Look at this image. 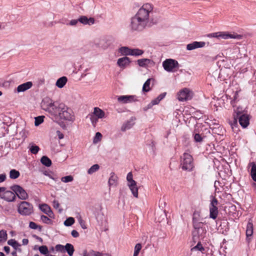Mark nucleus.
I'll return each instance as SVG.
<instances>
[{"label": "nucleus", "mask_w": 256, "mask_h": 256, "mask_svg": "<svg viewBox=\"0 0 256 256\" xmlns=\"http://www.w3.org/2000/svg\"><path fill=\"white\" fill-rule=\"evenodd\" d=\"M29 227L31 229H33V230L38 229L40 232H41L42 230V226L38 225L36 223H35L33 222H30L29 223Z\"/></svg>", "instance_id": "nucleus-38"}, {"label": "nucleus", "mask_w": 256, "mask_h": 256, "mask_svg": "<svg viewBox=\"0 0 256 256\" xmlns=\"http://www.w3.org/2000/svg\"><path fill=\"white\" fill-rule=\"evenodd\" d=\"M200 220V214L198 212H194L193 214L192 222H198Z\"/></svg>", "instance_id": "nucleus-47"}, {"label": "nucleus", "mask_w": 256, "mask_h": 256, "mask_svg": "<svg viewBox=\"0 0 256 256\" xmlns=\"http://www.w3.org/2000/svg\"><path fill=\"white\" fill-rule=\"evenodd\" d=\"M220 32H214L210 34L209 36L220 38Z\"/></svg>", "instance_id": "nucleus-58"}, {"label": "nucleus", "mask_w": 256, "mask_h": 256, "mask_svg": "<svg viewBox=\"0 0 256 256\" xmlns=\"http://www.w3.org/2000/svg\"><path fill=\"white\" fill-rule=\"evenodd\" d=\"M253 234V224L252 222H248L246 230V240L249 241L250 240V237H252Z\"/></svg>", "instance_id": "nucleus-22"}, {"label": "nucleus", "mask_w": 256, "mask_h": 256, "mask_svg": "<svg viewBox=\"0 0 256 256\" xmlns=\"http://www.w3.org/2000/svg\"><path fill=\"white\" fill-rule=\"evenodd\" d=\"M218 201L217 199L212 196L210 206V218L214 220L217 218L218 214Z\"/></svg>", "instance_id": "nucleus-7"}, {"label": "nucleus", "mask_w": 256, "mask_h": 256, "mask_svg": "<svg viewBox=\"0 0 256 256\" xmlns=\"http://www.w3.org/2000/svg\"><path fill=\"white\" fill-rule=\"evenodd\" d=\"M53 206L55 208H58L60 206L58 202L56 200H54L53 202Z\"/></svg>", "instance_id": "nucleus-62"}, {"label": "nucleus", "mask_w": 256, "mask_h": 256, "mask_svg": "<svg viewBox=\"0 0 256 256\" xmlns=\"http://www.w3.org/2000/svg\"><path fill=\"white\" fill-rule=\"evenodd\" d=\"M194 139L196 142H201L202 140V138L198 134H196L194 135Z\"/></svg>", "instance_id": "nucleus-56"}, {"label": "nucleus", "mask_w": 256, "mask_h": 256, "mask_svg": "<svg viewBox=\"0 0 256 256\" xmlns=\"http://www.w3.org/2000/svg\"><path fill=\"white\" fill-rule=\"evenodd\" d=\"M132 48H130L126 46H122L119 48V52L121 53L122 55L124 56H130V51Z\"/></svg>", "instance_id": "nucleus-31"}, {"label": "nucleus", "mask_w": 256, "mask_h": 256, "mask_svg": "<svg viewBox=\"0 0 256 256\" xmlns=\"http://www.w3.org/2000/svg\"><path fill=\"white\" fill-rule=\"evenodd\" d=\"M238 92H236L234 94V97H233V100H232L230 102V103L231 104L234 106V104L235 103L236 99H237V98L238 96Z\"/></svg>", "instance_id": "nucleus-57"}, {"label": "nucleus", "mask_w": 256, "mask_h": 256, "mask_svg": "<svg viewBox=\"0 0 256 256\" xmlns=\"http://www.w3.org/2000/svg\"><path fill=\"white\" fill-rule=\"evenodd\" d=\"M102 138V134L100 132H97L93 140L94 143L96 144V143H97L98 142L100 141Z\"/></svg>", "instance_id": "nucleus-48"}, {"label": "nucleus", "mask_w": 256, "mask_h": 256, "mask_svg": "<svg viewBox=\"0 0 256 256\" xmlns=\"http://www.w3.org/2000/svg\"><path fill=\"white\" fill-rule=\"evenodd\" d=\"M78 22H79L78 19L72 20L70 21V24L71 26H76L78 24Z\"/></svg>", "instance_id": "nucleus-63"}, {"label": "nucleus", "mask_w": 256, "mask_h": 256, "mask_svg": "<svg viewBox=\"0 0 256 256\" xmlns=\"http://www.w3.org/2000/svg\"><path fill=\"white\" fill-rule=\"evenodd\" d=\"M137 98L136 96H120L118 97V101L122 104L131 103L137 101Z\"/></svg>", "instance_id": "nucleus-10"}, {"label": "nucleus", "mask_w": 256, "mask_h": 256, "mask_svg": "<svg viewBox=\"0 0 256 256\" xmlns=\"http://www.w3.org/2000/svg\"><path fill=\"white\" fill-rule=\"evenodd\" d=\"M220 38L224 40H227L229 38H234V39H240L242 36L240 34H228L226 32H220Z\"/></svg>", "instance_id": "nucleus-17"}, {"label": "nucleus", "mask_w": 256, "mask_h": 256, "mask_svg": "<svg viewBox=\"0 0 256 256\" xmlns=\"http://www.w3.org/2000/svg\"><path fill=\"white\" fill-rule=\"evenodd\" d=\"M192 225H193V227L194 228V230L203 228L202 227L203 223L202 222H200V221L192 222Z\"/></svg>", "instance_id": "nucleus-46"}, {"label": "nucleus", "mask_w": 256, "mask_h": 256, "mask_svg": "<svg viewBox=\"0 0 256 256\" xmlns=\"http://www.w3.org/2000/svg\"><path fill=\"white\" fill-rule=\"evenodd\" d=\"M40 150V148L38 146L32 144L30 148V150L32 154H36Z\"/></svg>", "instance_id": "nucleus-41"}, {"label": "nucleus", "mask_w": 256, "mask_h": 256, "mask_svg": "<svg viewBox=\"0 0 256 256\" xmlns=\"http://www.w3.org/2000/svg\"><path fill=\"white\" fill-rule=\"evenodd\" d=\"M130 58L127 56H124L118 60L117 64L122 68H125L130 63Z\"/></svg>", "instance_id": "nucleus-16"}, {"label": "nucleus", "mask_w": 256, "mask_h": 256, "mask_svg": "<svg viewBox=\"0 0 256 256\" xmlns=\"http://www.w3.org/2000/svg\"><path fill=\"white\" fill-rule=\"evenodd\" d=\"M74 222V219L72 217H70L68 218L64 222V224L66 226H71Z\"/></svg>", "instance_id": "nucleus-42"}, {"label": "nucleus", "mask_w": 256, "mask_h": 256, "mask_svg": "<svg viewBox=\"0 0 256 256\" xmlns=\"http://www.w3.org/2000/svg\"><path fill=\"white\" fill-rule=\"evenodd\" d=\"M41 220L45 224H49L52 220L46 216L42 215L40 218Z\"/></svg>", "instance_id": "nucleus-51"}, {"label": "nucleus", "mask_w": 256, "mask_h": 256, "mask_svg": "<svg viewBox=\"0 0 256 256\" xmlns=\"http://www.w3.org/2000/svg\"><path fill=\"white\" fill-rule=\"evenodd\" d=\"M20 172L16 170H12L10 172V177L12 179H16L19 177Z\"/></svg>", "instance_id": "nucleus-34"}, {"label": "nucleus", "mask_w": 256, "mask_h": 256, "mask_svg": "<svg viewBox=\"0 0 256 256\" xmlns=\"http://www.w3.org/2000/svg\"><path fill=\"white\" fill-rule=\"evenodd\" d=\"M10 190L13 191L18 197L21 200H26L28 198V194L26 190L20 186L13 185L10 186Z\"/></svg>", "instance_id": "nucleus-6"}, {"label": "nucleus", "mask_w": 256, "mask_h": 256, "mask_svg": "<svg viewBox=\"0 0 256 256\" xmlns=\"http://www.w3.org/2000/svg\"><path fill=\"white\" fill-rule=\"evenodd\" d=\"M136 118L134 116H132L130 118L124 122L121 127V130L125 132L126 130L131 128L134 124V121Z\"/></svg>", "instance_id": "nucleus-14"}, {"label": "nucleus", "mask_w": 256, "mask_h": 256, "mask_svg": "<svg viewBox=\"0 0 256 256\" xmlns=\"http://www.w3.org/2000/svg\"><path fill=\"white\" fill-rule=\"evenodd\" d=\"M56 250L61 252H64V246L60 244H56L55 246Z\"/></svg>", "instance_id": "nucleus-50"}, {"label": "nucleus", "mask_w": 256, "mask_h": 256, "mask_svg": "<svg viewBox=\"0 0 256 256\" xmlns=\"http://www.w3.org/2000/svg\"><path fill=\"white\" fill-rule=\"evenodd\" d=\"M118 180V176L113 172L110 173V176L108 180V184L110 186H116Z\"/></svg>", "instance_id": "nucleus-25"}, {"label": "nucleus", "mask_w": 256, "mask_h": 256, "mask_svg": "<svg viewBox=\"0 0 256 256\" xmlns=\"http://www.w3.org/2000/svg\"><path fill=\"white\" fill-rule=\"evenodd\" d=\"M240 125L244 128H246L250 124V117L247 114L237 113Z\"/></svg>", "instance_id": "nucleus-11"}, {"label": "nucleus", "mask_w": 256, "mask_h": 256, "mask_svg": "<svg viewBox=\"0 0 256 256\" xmlns=\"http://www.w3.org/2000/svg\"><path fill=\"white\" fill-rule=\"evenodd\" d=\"M206 46L204 42H194L186 45V50H192L198 48H204Z\"/></svg>", "instance_id": "nucleus-12"}, {"label": "nucleus", "mask_w": 256, "mask_h": 256, "mask_svg": "<svg viewBox=\"0 0 256 256\" xmlns=\"http://www.w3.org/2000/svg\"><path fill=\"white\" fill-rule=\"evenodd\" d=\"M98 118L96 116H94L93 114H92L90 117V121L94 126H95L96 124L98 122Z\"/></svg>", "instance_id": "nucleus-52"}, {"label": "nucleus", "mask_w": 256, "mask_h": 256, "mask_svg": "<svg viewBox=\"0 0 256 256\" xmlns=\"http://www.w3.org/2000/svg\"><path fill=\"white\" fill-rule=\"evenodd\" d=\"M128 186L133 196L136 197H138V188L136 186V182L134 184H128Z\"/></svg>", "instance_id": "nucleus-24"}, {"label": "nucleus", "mask_w": 256, "mask_h": 256, "mask_svg": "<svg viewBox=\"0 0 256 256\" xmlns=\"http://www.w3.org/2000/svg\"><path fill=\"white\" fill-rule=\"evenodd\" d=\"M40 252L43 254L46 255L48 254V247L46 246H42L38 248Z\"/></svg>", "instance_id": "nucleus-40"}, {"label": "nucleus", "mask_w": 256, "mask_h": 256, "mask_svg": "<svg viewBox=\"0 0 256 256\" xmlns=\"http://www.w3.org/2000/svg\"><path fill=\"white\" fill-rule=\"evenodd\" d=\"M238 119V115L236 114V117L234 116V118L233 120L230 121V122L229 124H230L232 128H234V126H236V125L238 124V122H237V120Z\"/></svg>", "instance_id": "nucleus-54"}, {"label": "nucleus", "mask_w": 256, "mask_h": 256, "mask_svg": "<svg viewBox=\"0 0 256 256\" xmlns=\"http://www.w3.org/2000/svg\"><path fill=\"white\" fill-rule=\"evenodd\" d=\"M92 114L96 116L98 118H102L104 117L105 113L100 108H94Z\"/></svg>", "instance_id": "nucleus-23"}, {"label": "nucleus", "mask_w": 256, "mask_h": 256, "mask_svg": "<svg viewBox=\"0 0 256 256\" xmlns=\"http://www.w3.org/2000/svg\"><path fill=\"white\" fill-rule=\"evenodd\" d=\"M71 234L74 238H78L79 236V234L76 230H72Z\"/></svg>", "instance_id": "nucleus-59"}, {"label": "nucleus", "mask_w": 256, "mask_h": 256, "mask_svg": "<svg viewBox=\"0 0 256 256\" xmlns=\"http://www.w3.org/2000/svg\"><path fill=\"white\" fill-rule=\"evenodd\" d=\"M144 52V51L138 48H132L130 51V56H138L142 55Z\"/></svg>", "instance_id": "nucleus-33"}, {"label": "nucleus", "mask_w": 256, "mask_h": 256, "mask_svg": "<svg viewBox=\"0 0 256 256\" xmlns=\"http://www.w3.org/2000/svg\"><path fill=\"white\" fill-rule=\"evenodd\" d=\"M153 6L150 3H146L138 10L134 16L130 19L128 26L132 32H142L148 26L150 14L152 13Z\"/></svg>", "instance_id": "nucleus-1"}, {"label": "nucleus", "mask_w": 256, "mask_h": 256, "mask_svg": "<svg viewBox=\"0 0 256 256\" xmlns=\"http://www.w3.org/2000/svg\"><path fill=\"white\" fill-rule=\"evenodd\" d=\"M32 82H28L19 85L17 87V92H24L32 88Z\"/></svg>", "instance_id": "nucleus-18"}, {"label": "nucleus", "mask_w": 256, "mask_h": 256, "mask_svg": "<svg viewBox=\"0 0 256 256\" xmlns=\"http://www.w3.org/2000/svg\"><path fill=\"white\" fill-rule=\"evenodd\" d=\"M249 165L252 166L250 175L252 180L256 182V164L254 162H252L249 164ZM254 186L256 188V184L254 183Z\"/></svg>", "instance_id": "nucleus-21"}, {"label": "nucleus", "mask_w": 256, "mask_h": 256, "mask_svg": "<svg viewBox=\"0 0 256 256\" xmlns=\"http://www.w3.org/2000/svg\"><path fill=\"white\" fill-rule=\"evenodd\" d=\"M78 21L84 24L91 25L94 23L95 20L93 18H88L86 16H81L78 18Z\"/></svg>", "instance_id": "nucleus-20"}, {"label": "nucleus", "mask_w": 256, "mask_h": 256, "mask_svg": "<svg viewBox=\"0 0 256 256\" xmlns=\"http://www.w3.org/2000/svg\"><path fill=\"white\" fill-rule=\"evenodd\" d=\"M151 62V60L148 58H142L137 60L138 64L141 67H146Z\"/></svg>", "instance_id": "nucleus-30"}, {"label": "nucleus", "mask_w": 256, "mask_h": 256, "mask_svg": "<svg viewBox=\"0 0 256 256\" xmlns=\"http://www.w3.org/2000/svg\"><path fill=\"white\" fill-rule=\"evenodd\" d=\"M206 233V230L204 228L194 230L192 232L194 241L196 242L198 238H204Z\"/></svg>", "instance_id": "nucleus-13"}, {"label": "nucleus", "mask_w": 256, "mask_h": 256, "mask_svg": "<svg viewBox=\"0 0 256 256\" xmlns=\"http://www.w3.org/2000/svg\"><path fill=\"white\" fill-rule=\"evenodd\" d=\"M192 251H194V250H198L201 252H203L204 250V248L202 246L201 242H198L197 244L191 248Z\"/></svg>", "instance_id": "nucleus-37"}, {"label": "nucleus", "mask_w": 256, "mask_h": 256, "mask_svg": "<svg viewBox=\"0 0 256 256\" xmlns=\"http://www.w3.org/2000/svg\"><path fill=\"white\" fill-rule=\"evenodd\" d=\"M6 179V175L5 174H0V183L4 182Z\"/></svg>", "instance_id": "nucleus-64"}, {"label": "nucleus", "mask_w": 256, "mask_h": 256, "mask_svg": "<svg viewBox=\"0 0 256 256\" xmlns=\"http://www.w3.org/2000/svg\"><path fill=\"white\" fill-rule=\"evenodd\" d=\"M40 208L42 212L47 214L50 218H53L54 214L50 208L48 204H42L40 206Z\"/></svg>", "instance_id": "nucleus-19"}, {"label": "nucleus", "mask_w": 256, "mask_h": 256, "mask_svg": "<svg viewBox=\"0 0 256 256\" xmlns=\"http://www.w3.org/2000/svg\"><path fill=\"white\" fill-rule=\"evenodd\" d=\"M234 50H236V52H237L238 51V54L237 56L238 58H242V57L245 56L246 55V52L245 49V48L243 46L242 48H238L236 47L234 48Z\"/></svg>", "instance_id": "nucleus-28"}, {"label": "nucleus", "mask_w": 256, "mask_h": 256, "mask_svg": "<svg viewBox=\"0 0 256 256\" xmlns=\"http://www.w3.org/2000/svg\"><path fill=\"white\" fill-rule=\"evenodd\" d=\"M126 180L128 182V184H134L136 182L133 180L132 174L131 172L128 173L126 176Z\"/></svg>", "instance_id": "nucleus-49"}, {"label": "nucleus", "mask_w": 256, "mask_h": 256, "mask_svg": "<svg viewBox=\"0 0 256 256\" xmlns=\"http://www.w3.org/2000/svg\"><path fill=\"white\" fill-rule=\"evenodd\" d=\"M44 116H38L34 118V125L36 126H38L44 122Z\"/></svg>", "instance_id": "nucleus-39"}, {"label": "nucleus", "mask_w": 256, "mask_h": 256, "mask_svg": "<svg viewBox=\"0 0 256 256\" xmlns=\"http://www.w3.org/2000/svg\"><path fill=\"white\" fill-rule=\"evenodd\" d=\"M58 106L54 104L52 100L48 97L44 98L41 102V107L42 110L48 112L52 116L54 113Z\"/></svg>", "instance_id": "nucleus-4"}, {"label": "nucleus", "mask_w": 256, "mask_h": 256, "mask_svg": "<svg viewBox=\"0 0 256 256\" xmlns=\"http://www.w3.org/2000/svg\"><path fill=\"white\" fill-rule=\"evenodd\" d=\"M72 110L63 104H60L52 114L56 119L71 121L73 120Z\"/></svg>", "instance_id": "nucleus-2"}, {"label": "nucleus", "mask_w": 256, "mask_h": 256, "mask_svg": "<svg viewBox=\"0 0 256 256\" xmlns=\"http://www.w3.org/2000/svg\"><path fill=\"white\" fill-rule=\"evenodd\" d=\"M101 253L98 252H95L93 250H91L88 254V256H101Z\"/></svg>", "instance_id": "nucleus-53"}, {"label": "nucleus", "mask_w": 256, "mask_h": 256, "mask_svg": "<svg viewBox=\"0 0 256 256\" xmlns=\"http://www.w3.org/2000/svg\"><path fill=\"white\" fill-rule=\"evenodd\" d=\"M74 250V247L72 244L68 243L64 246V252H66L69 256L73 255Z\"/></svg>", "instance_id": "nucleus-27"}, {"label": "nucleus", "mask_w": 256, "mask_h": 256, "mask_svg": "<svg viewBox=\"0 0 256 256\" xmlns=\"http://www.w3.org/2000/svg\"><path fill=\"white\" fill-rule=\"evenodd\" d=\"M18 211L22 216H30L33 213V206L30 202L23 201L20 204L18 208Z\"/></svg>", "instance_id": "nucleus-5"}, {"label": "nucleus", "mask_w": 256, "mask_h": 256, "mask_svg": "<svg viewBox=\"0 0 256 256\" xmlns=\"http://www.w3.org/2000/svg\"><path fill=\"white\" fill-rule=\"evenodd\" d=\"M8 238V234L6 233V231L5 230H1L0 231V240L6 241Z\"/></svg>", "instance_id": "nucleus-44"}, {"label": "nucleus", "mask_w": 256, "mask_h": 256, "mask_svg": "<svg viewBox=\"0 0 256 256\" xmlns=\"http://www.w3.org/2000/svg\"><path fill=\"white\" fill-rule=\"evenodd\" d=\"M181 166L183 170L190 171L194 168L193 158L188 153H184L181 156Z\"/></svg>", "instance_id": "nucleus-3"}, {"label": "nucleus", "mask_w": 256, "mask_h": 256, "mask_svg": "<svg viewBox=\"0 0 256 256\" xmlns=\"http://www.w3.org/2000/svg\"><path fill=\"white\" fill-rule=\"evenodd\" d=\"M191 98L190 92L188 88H184L178 94V99L180 101H186Z\"/></svg>", "instance_id": "nucleus-9"}, {"label": "nucleus", "mask_w": 256, "mask_h": 256, "mask_svg": "<svg viewBox=\"0 0 256 256\" xmlns=\"http://www.w3.org/2000/svg\"><path fill=\"white\" fill-rule=\"evenodd\" d=\"M16 195L14 192L7 190L1 196V198L8 202H12L15 200Z\"/></svg>", "instance_id": "nucleus-15"}, {"label": "nucleus", "mask_w": 256, "mask_h": 256, "mask_svg": "<svg viewBox=\"0 0 256 256\" xmlns=\"http://www.w3.org/2000/svg\"><path fill=\"white\" fill-rule=\"evenodd\" d=\"M67 80L66 76L61 77L57 80L56 84L58 88H62L66 84Z\"/></svg>", "instance_id": "nucleus-26"}, {"label": "nucleus", "mask_w": 256, "mask_h": 256, "mask_svg": "<svg viewBox=\"0 0 256 256\" xmlns=\"http://www.w3.org/2000/svg\"><path fill=\"white\" fill-rule=\"evenodd\" d=\"M152 78H148L146 82L144 83L142 86V92H146L150 90V84Z\"/></svg>", "instance_id": "nucleus-32"}, {"label": "nucleus", "mask_w": 256, "mask_h": 256, "mask_svg": "<svg viewBox=\"0 0 256 256\" xmlns=\"http://www.w3.org/2000/svg\"><path fill=\"white\" fill-rule=\"evenodd\" d=\"M142 249V245L140 244H137L134 247V251L133 256H138L140 251Z\"/></svg>", "instance_id": "nucleus-45"}, {"label": "nucleus", "mask_w": 256, "mask_h": 256, "mask_svg": "<svg viewBox=\"0 0 256 256\" xmlns=\"http://www.w3.org/2000/svg\"><path fill=\"white\" fill-rule=\"evenodd\" d=\"M153 106V105L151 103V102L150 103H149L145 107H144L143 108V110L144 111H146L148 110L151 108Z\"/></svg>", "instance_id": "nucleus-60"}, {"label": "nucleus", "mask_w": 256, "mask_h": 256, "mask_svg": "<svg viewBox=\"0 0 256 256\" xmlns=\"http://www.w3.org/2000/svg\"><path fill=\"white\" fill-rule=\"evenodd\" d=\"M78 222L80 224V225L81 227L83 229L86 228V227L85 224V222H84V220L82 219V218L80 216V217L78 218Z\"/></svg>", "instance_id": "nucleus-55"}, {"label": "nucleus", "mask_w": 256, "mask_h": 256, "mask_svg": "<svg viewBox=\"0 0 256 256\" xmlns=\"http://www.w3.org/2000/svg\"><path fill=\"white\" fill-rule=\"evenodd\" d=\"M73 180L74 178L71 175L63 176L61 178V180L65 183L71 182Z\"/></svg>", "instance_id": "nucleus-43"}, {"label": "nucleus", "mask_w": 256, "mask_h": 256, "mask_svg": "<svg viewBox=\"0 0 256 256\" xmlns=\"http://www.w3.org/2000/svg\"><path fill=\"white\" fill-rule=\"evenodd\" d=\"M166 92H163L160 94L156 98L160 100H162L166 96Z\"/></svg>", "instance_id": "nucleus-61"}, {"label": "nucleus", "mask_w": 256, "mask_h": 256, "mask_svg": "<svg viewBox=\"0 0 256 256\" xmlns=\"http://www.w3.org/2000/svg\"><path fill=\"white\" fill-rule=\"evenodd\" d=\"M8 244L12 246L14 250H16L20 245L14 240L11 239L8 240Z\"/></svg>", "instance_id": "nucleus-35"}, {"label": "nucleus", "mask_w": 256, "mask_h": 256, "mask_svg": "<svg viewBox=\"0 0 256 256\" xmlns=\"http://www.w3.org/2000/svg\"><path fill=\"white\" fill-rule=\"evenodd\" d=\"M100 169V166L98 164H95L92 166L88 170V173L89 174H92L96 172Z\"/></svg>", "instance_id": "nucleus-36"}, {"label": "nucleus", "mask_w": 256, "mask_h": 256, "mask_svg": "<svg viewBox=\"0 0 256 256\" xmlns=\"http://www.w3.org/2000/svg\"><path fill=\"white\" fill-rule=\"evenodd\" d=\"M40 162L42 164L47 166L49 167L52 165V160L46 156H42L40 159Z\"/></svg>", "instance_id": "nucleus-29"}, {"label": "nucleus", "mask_w": 256, "mask_h": 256, "mask_svg": "<svg viewBox=\"0 0 256 256\" xmlns=\"http://www.w3.org/2000/svg\"><path fill=\"white\" fill-rule=\"evenodd\" d=\"M162 66L164 70L168 72H172L174 68H178V61L173 59H166L162 62Z\"/></svg>", "instance_id": "nucleus-8"}]
</instances>
